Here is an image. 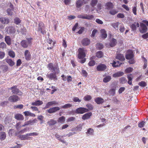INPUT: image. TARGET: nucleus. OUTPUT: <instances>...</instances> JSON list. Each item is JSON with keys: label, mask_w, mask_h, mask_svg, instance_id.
Returning <instances> with one entry per match:
<instances>
[{"label": "nucleus", "mask_w": 148, "mask_h": 148, "mask_svg": "<svg viewBox=\"0 0 148 148\" xmlns=\"http://www.w3.org/2000/svg\"><path fill=\"white\" fill-rule=\"evenodd\" d=\"M49 68L51 70H52L53 73H51L47 74V77L50 79H57L56 75L60 72L59 68L57 64L53 65L52 63H50L48 65Z\"/></svg>", "instance_id": "1"}, {"label": "nucleus", "mask_w": 148, "mask_h": 148, "mask_svg": "<svg viewBox=\"0 0 148 148\" xmlns=\"http://www.w3.org/2000/svg\"><path fill=\"white\" fill-rule=\"evenodd\" d=\"M79 53L78 54V57L80 59L79 62L81 63H84L86 61V58H84L86 56V50L83 48H79L78 50Z\"/></svg>", "instance_id": "2"}, {"label": "nucleus", "mask_w": 148, "mask_h": 148, "mask_svg": "<svg viewBox=\"0 0 148 148\" xmlns=\"http://www.w3.org/2000/svg\"><path fill=\"white\" fill-rule=\"evenodd\" d=\"M31 39V38H27L26 40H22L21 43V45L23 48H27L29 45H30Z\"/></svg>", "instance_id": "3"}, {"label": "nucleus", "mask_w": 148, "mask_h": 148, "mask_svg": "<svg viewBox=\"0 0 148 148\" xmlns=\"http://www.w3.org/2000/svg\"><path fill=\"white\" fill-rule=\"evenodd\" d=\"M43 23L41 22H40L38 25V31H40L42 34H44L46 33L45 30V28L44 26Z\"/></svg>", "instance_id": "4"}, {"label": "nucleus", "mask_w": 148, "mask_h": 148, "mask_svg": "<svg viewBox=\"0 0 148 148\" xmlns=\"http://www.w3.org/2000/svg\"><path fill=\"white\" fill-rule=\"evenodd\" d=\"M10 89L12 90L13 93L14 94H17L19 95H22V92L17 88L16 86H14L11 87L10 88Z\"/></svg>", "instance_id": "5"}, {"label": "nucleus", "mask_w": 148, "mask_h": 148, "mask_svg": "<svg viewBox=\"0 0 148 148\" xmlns=\"http://www.w3.org/2000/svg\"><path fill=\"white\" fill-rule=\"evenodd\" d=\"M88 111H89L88 109L82 107L78 108L75 110L76 113L80 114H82Z\"/></svg>", "instance_id": "6"}, {"label": "nucleus", "mask_w": 148, "mask_h": 148, "mask_svg": "<svg viewBox=\"0 0 148 148\" xmlns=\"http://www.w3.org/2000/svg\"><path fill=\"white\" fill-rule=\"evenodd\" d=\"M140 27L139 28L140 32L142 33L146 32L147 30L146 26L142 23H140Z\"/></svg>", "instance_id": "7"}, {"label": "nucleus", "mask_w": 148, "mask_h": 148, "mask_svg": "<svg viewBox=\"0 0 148 148\" xmlns=\"http://www.w3.org/2000/svg\"><path fill=\"white\" fill-rule=\"evenodd\" d=\"M77 17L78 18L86 19L88 20H91L94 18L92 15H87V14H85L84 16L82 14L79 15H78Z\"/></svg>", "instance_id": "8"}, {"label": "nucleus", "mask_w": 148, "mask_h": 148, "mask_svg": "<svg viewBox=\"0 0 148 148\" xmlns=\"http://www.w3.org/2000/svg\"><path fill=\"white\" fill-rule=\"evenodd\" d=\"M5 30L7 33L9 34L14 33L16 31L14 27L12 26H9L6 27Z\"/></svg>", "instance_id": "9"}, {"label": "nucleus", "mask_w": 148, "mask_h": 148, "mask_svg": "<svg viewBox=\"0 0 148 148\" xmlns=\"http://www.w3.org/2000/svg\"><path fill=\"white\" fill-rule=\"evenodd\" d=\"M20 100L18 97L16 95H13L8 98V100L11 102H16Z\"/></svg>", "instance_id": "10"}, {"label": "nucleus", "mask_w": 148, "mask_h": 148, "mask_svg": "<svg viewBox=\"0 0 148 148\" xmlns=\"http://www.w3.org/2000/svg\"><path fill=\"white\" fill-rule=\"evenodd\" d=\"M107 66L104 64H101L97 66V69L98 71H103L106 70Z\"/></svg>", "instance_id": "11"}, {"label": "nucleus", "mask_w": 148, "mask_h": 148, "mask_svg": "<svg viewBox=\"0 0 148 148\" xmlns=\"http://www.w3.org/2000/svg\"><path fill=\"white\" fill-rule=\"evenodd\" d=\"M125 57L126 59L128 60L133 58V54L132 51V50H128Z\"/></svg>", "instance_id": "12"}, {"label": "nucleus", "mask_w": 148, "mask_h": 148, "mask_svg": "<svg viewBox=\"0 0 148 148\" xmlns=\"http://www.w3.org/2000/svg\"><path fill=\"white\" fill-rule=\"evenodd\" d=\"M25 59L27 60H30L31 59V55L30 52L28 50H26L24 52Z\"/></svg>", "instance_id": "13"}, {"label": "nucleus", "mask_w": 148, "mask_h": 148, "mask_svg": "<svg viewBox=\"0 0 148 148\" xmlns=\"http://www.w3.org/2000/svg\"><path fill=\"white\" fill-rule=\"evenodd\" d=\"M19 138L22 140H30L31 138L28 133L25 135H20Z\"/></svg>", "instance_id": "14"}, {"label": "nucleus", "mask_w": 148, "mask_h": 148, "mask_svg": "<svg viewBox=\"0 0 148 148\" xmlns=\"http://www.w3.org/2000/svg\"><path fill=\"white\" fill-rule=\"evenodd\" d=\"M58 104V102L55 101L49 102L46 104L45 107V108L46 109L48 108H49L50 106H52L53 105H57Z\"/></svg>", "instance_id": "15"}, {"label": "nucleus", "mask_w": 148, "mask_h": 148, "mask_svg": "<svg viewBox=\"0 0 148 148\" xmlns=\"http://www.w3.org/2000/svg\"><path fill=\"white\" fill-rule=\"evenodd\" d=\"M139 26V24L138 22H135L134 23L132 24L130 26L131 28L133 31H136V29L137 27H138Z\"/></svg>", "instance_id": "16"}, {"label": "nucleus", "mask_w": 148, "mask_h": 148, "mask_svg": "<svg viewBox=\"0 0 148 148\" xmlns=\"http://www.w3.org/2000/svg\"><path fill=\"white\" fill-rule=\"evenodd\" d=\"M90 42L89 39L87 38H84L82 41V44L84 46H87L88 45Z\"/></svg>", "instance_id": "17"}, {"label": "nucleus", "mask_w": 148, "mask_h": 148, "mask_svg": "<svg viewBox=\"0 0 148 148\" xmlns=\"http://www.w3.org/2000/svg\"><path fill=\"white\" fill-rule=\"evenodd\" d=\"M91 112L87 113L84 115L82 117V119L84 120L88 119L90 118V116L92 115Z\"/></svg>", "instance_id": "18"}, {"label": "nucleus", "mask_w": 148, "mask_h": 148, "mask_svg": "<svg viewBox=\"0 0 148 148\" xmlns=\"http://www.w3.org/2000/svg\"><path fill=\"white\" fill-rule=\"evenodd\" d=\"M14 117L16 120L19 121L23 120L24 119L23 116L20 114H16L14 116Z\"/></svg>", "instance_id": "19"}, {"label": "nucleus", "mask_w": 148, "mask_h": 148, "mask_svg": "<svg viewBox=\"0 0 148 148\" xmlns=\"http://www.w3.org/2000/svg\"><path fill=\"white\" fill-rule=\"evenodd\" d=\"M116 58L121 61H123L125 60L123 55L120 53H118L117 54Z\"/></svg>", "instance_id": "20"}, {"label": "nucleus", "mask_w": 148, "mask_h": 148, "mask_svg": "<svg viewBox=\"0 0 148 148\" xmlns=\"http://www.w3.org/2000/svg\"><path fill=\"white\" fill-rule=\"evenodd\" d=\"M0 21L3 24H8L10 21L9 19L7 18H0Z\"/></svg>", "instance_id": "21"}, {"label": "nucleus", "mask_w": 148, "mask_h": 148, "mask_svg": "<svg viewBox=\"0 0 148 148\" xmlns=\"http://www.w3.org/2000/svg\"><path fill=\"white\" fill-rule=\"evenodd\" d=\"M5 60V61L11 66H13L15 64L14 62L10 59L6 58Z\"/></svg>", "instance_id": "22"}, {"label": "nucleus", "mask_w": 148, "mask_h": 148, "mask_svg": "<svg viewBox=\"0 0 148 148\" xmlns=\"http://www.w3.org/2000/svg\"><path fill=\"white\" fill-rule=\"evenodd\" d=\"M113 4L110 2L107 3L105 5L106 8L108 10L112 9L113 8Z\"/></svg>", "instance_id": "23"}, {"label": "nucleus", "mask_w": 148, "mask_h": 148, "mask_svg": "<svg viewBox=\"0 0 148 148\" xmlns=\"http://www.w3.org/2000/svg\"><path fill=\"white\" fill-rule=\"evenodd\" d=\"M43 104L42 101L40 100H37L32 103L31 105L34 106H39Z\"/></svg>", "instance_id": "24"}, {"label": "nucleus", "mask_w": 148, "mask_h": 148, "mask_svg": "<svg viewBox=\"0 0 148 148\" xmlns=\"http://www.w3.org/2000/svg\"><path fill=\"white\" fill-rule=\"evenodd\" d=\"M95 101L98 104L102 103L104 102L103 99L101 97H98L95 100Z\"/></svg>", "instance_id": "25"}, {"label": "nucleus", "mask_w": 148, "mask_h": 148, "mask_svg": "<svg viewBox=\"0 0 148 148\" xmlns=\"http://www.w3.org/2000/svg\"><path fill=\"white\" fill-rule=\"evenodd\" d=\"M123 74L124 73L123 72L119 71L113 74L112 76L114 77H116L122 76Z\"/></svg>", "instance_id": "26"}, {"label": "nucleus", "mask_w": 148, "mask_h": 148, "mask_svg": "<svg viewBox=\"0 0 148 148\" xmlns=\"http://www.w3.org/2000/svg\"><path fill=\"white\" fill-rule=\"evenodd\" d=\"M5 40L8 45H10L11 44V39L10 36H5Z\"/></svg>", "instance_id": "27"}, {"label": "nucleus", "mask_w": 148, "mask_h": 148, "mask_svg": "<svg viewBox=\"0 0 148 148\" xmlns=\"http://www.w3.org/2000/svg\"><path fill=\"white\" fill-rule=\"evenodd\" d=\"M101 33V37L103 38H105L107 37V34L106 32L104 29H101L100 30Z\"/></svg>", "instance_id": "28"}, {"label": "nucleus", "mask_w": 148, "mask_h": 148, "mask_svg": "<svg viewBox=\"0 0 148 148\" xmlns=\"http://www.w3.org/2000/svg\"><path fill=\"white\" fill-rule=\"evenodd\" d=\"M116 40L114 38H112L110 41V45L111 47H113L116 45Z\"/></svg>", "instance_id": "29"}, {"label": "nucleus", "mask_w": 148, "mask_h": 148, "mask_svg": "<svg viewBox=\"0 0 148 148\" xmlns=\"http://www.w3.org/2000/svg\"><path fill=\"white\" fill-rule=\"evenodd\" d=\"M23 113L25 116H30L35 117L36 116L35 114L31 113L29 111H26Z\"/></svg>", "instance_id": "30"}, {"label": "nucleus", "mask_w": 148, "mask_h": 148, "mask_svg": "<svg viewBox=\"0 0 148 148\" xmlns=\"http://www.w3.org/2000/svg\"><path fill=\"white\" fill-rule=\"evenodd\" d=\"M0 68L2 69L3 72H5L8 70V66L5 65H2L0 66Z\"/></svg>", "instance_id": "31"}, {"label": "nucleus", "mask_w": 148, "mask_h": 148, "mask_svg": "<svg viewBox=\"0 0 148 148\" xmlns=\"http://www.w3.org/2000/svg\"><path fill=\"white\" fill-rule=\"evenodd\" d=\"M111 77L109 75H108L103 78V81L104 83H107L109 82L111 80Z\"/></svg>", "instance_id": "32"}, {"label": "nucleus", "mask_w": 148, "mask_h": 148, "mask_svg": "<svg viewBox=\"0 0 148 148\" xmlns=\"http://www.w3.org/2000/svg\"><path fill=\"white\" fill-rule=\"evenodd\" d=\"M122 63L120 62L119 61H114L112 64V66L114 67H118L120 66Z\"/></svg>", "instance_id": "33"}, {"label": "nucleus", "mask_w": 148, "mask_h": 148, "mask_svg": "<svg viewBox=\"0 0 148 148\" xmlns=\"http://www.w3.org/2000/svg\"><path fill=\"white\" fill-rule=\"evenodd\" d=\"M57 123V121L56 120L54 119H51L49 121L47 122V123L50 126H52L55 125Z\"/></svg>", "instance_id": "34"}, {"label": "nucleus", "mask_w": 148, "mask_h": 148, "mask_svg": "<svg viewBox=\"0 0 148 148\" xmlns=\"http://www.w3.org/2000/svg\"><path fill=\"white\" fill-rule=\"evenodd\" d=\"M6 137V134L4 132L0 133V139L1 140H4Z\"/></svg>", "instance_id": "35"}, {"label": "nucleus", "mask_w": 148, "mask_h": 148, "mask_svg": "<svg viewBox=\"0 0 148 148\" xmlns=\"http://www.w3.org/2000/svg\"><path fill=\"white\" fill-rule=\"evenodd\" d=\"M119 82L120 83L124 84L127 83V80L125 77H122L119 79Z\"/></svg>", "instance_id": "36"}, {"label": "nucleus", "mask_w": 148, "mask_h": 148, "mask_svg": "<svg viewBox=\"0 0 148 148\" xmlns=\"http://www.w3.org/2000/svg\"><path fill=\"white\" fill-rule=\"evenodd\" d=\"M83 4V2L81 0H78L76 2V5L77 8H79Z\"/></svg>", "instance_id": "37"}, {"label": "nucleus", "mask_w": 148, "mask_h": 148, "mask_svg": "<svg viewBox=\"0 0 148 148\" xmlns=\"http://www.w3.org/2000/svg\"><path fill=\"white\" fill-rule=\"evenodd\" d=\"M21 20L18 17L15 18L14 20V23L16 25H18L21 23Z\"/></svg>", "instance_id": "38"}, {"label": "nucleus", "mask_w": 148, "mask_h": 148, "mask_svg": "<svg viewBox=\"0 0 148 148\" xmlns=\"http://www.w3.org/2000/svg\"><path fill=\"white\" fill-rule=\"evenodd\" d=\"M103 52L101 51H99L96 53V56L99 58H101L103 57Z\"/></svg>", "instance_id": "39"}, {"label": "nucleus", "mask_w": 148, "mask_h": 148, "mask_svg": "<svg viewBox=\"0 0 148 148\" xmlns=\"http://www.w3.org/2000/svg\"><path fill=\"white\" fill-rule=\"evenodd\" d=\"M65 117L64 116H62L59 118L58 121V123H62L65 121Z\"/></svg>", "instance_id": "40"}, {"label": "nucleus", "mask_w": 148, "mask_h": 148, "mask_svg": "<svg viewBox=\"0 0 148 148\" xmlns=\"http://www.w3.org/2000/svg\"><path fill=\"white\" fill-rule=\"evenodd\" d=\"M119 23L118 22L114 23L111 24V26L116 29H118V25Z\"/></svg>", "instance_id": "41"}, {"label": "nucleus", "mask_w": 148, "mask_h": 148, "mask_svg": "<svg viewBox=\"0 0 148 148\" xmlns=\"http://www.w3.org/2000/svg\"><path fill=\"white\" fill-rule=\"evenodd\" d=\"M8 55L10 57L14 58L15 56V53L14 52L12 51H10L8 52Z\"/></svg>", "instance_id": "42"}, {"label": "nucleus", "mask_w": 148, "mask_h": 148, "mask_svg": "<svg viewBox=\"0 0 148 148\" xmlns=\"http://www.w3.org/2000/svg\"><path fill=\"white\" fill-rule=\"evenodd\" d=\"M115 90L114 88H112L109 91L110 95L112 96H113L115 94Z\"/></svg>", "instance_id": "43"}, {"label": "nucleus", "mask_w": 148, "mask_h": 148, "mask_svg": "<svg viewBox=\"0 0 148 148\" xmlns=\"http://www.w3.org/2000/svg\"><path fill=\"white\" fill-rule=\"evenodd\" d=\"M118 12V10L115 9L109 11V13L112 15H114Z\"/></svg>", "instance_id": "44"}, {"label": "nucleus", "mask_w": 148, "mask_h": 148, "mask_svg": "<svg viewBox=\"0 0 148 148\" xmlns=\"http://www.w3.org/2000/svg\"><path fill=\"white\" fill-rule=\"evenodd\" d=\"M72 105L70 104H66L62 106L61 108L64 109H67L71 107Z\"/></svg>", "instance_id": "45"}, {"label": "nucleus", "mask_w": 148, "mask_h": 148, "mask_svg": "<svg viewBox=\"0 0 148 148\" xmlns=\"http://www.w3.org/2000/svg\"><path fill=\"white\" fill-rule=\"evenodd\" d=\"M23 107V105L22 104H20L18 105H14V108L16 109V108H19L22 109Z\"/></svg>", "instance_id": "46"}, {"label": "nucleus", "mask_w": 148, "mask_h": 148, "mask_svg": "<svg viewBox=\"0 0 148 148\" xmlns=\"http://www.w3.org/2000/svg\"><path fill=\"white\" fill-rule=\"evenodd\" d=\"M12 11L13 9H10V8H8L7 10V12L8 14L9 15L11 16L13 13Z\"/></svg>", "instance_id": "47"}, {"label": "nucleus", "mask_w": 148, "mask_h": 148, "mask_svg": "<svg viewBox=\"0 0 148 148\" xmlns=\"http://www.w3.org/2000/svg\"><path fill=\"white\" fill-rule=\"evenodd\" d=\"M86 106L90 110H92L94 106L91 104L88 103L86 105Z\"/></svg>", "instance_id": "48"}, {"label": "nucleus", "mask_w": 148, "mask_h": 148, "mask_svg": "<svg viewBox=\"0 0 148 148\" xmlns=\"http://www.w3.org/2000/svg\"><path fill=\"white\" fill-rule=\"evenodd\" d=\"M6 47V45L4 42H2L0 43V48L4 49Z\"/></svg>", "instance_id": "49"}, {"label": "nucleus", "mask_w": 148, "mask_h": 148, "mask_svg": "<svg viewBox=\"0 0 148 148\" xmlns=\"http://www.w3.org/2000/svg\"><path fill=\"white\" fill-rule=\"evenodd\" d=\"M138 85L141 87H145L146 86V83L144 81H141L138 83Z\"/></svg>", "instance_id": "50"}, {"label": "nucleus", "mask_w": 148, "mask_h": 148, "mask_svg": "<svg viewBox=\"0 0 148 148\" xmlns=\"http://www.w3.org/2000/svg\"><path fill=\"white\" fill-rule=\"evenodd\" d=\"M84 99L86 101H88L91 100V97L90 95H87L84 97Z\"/></svg>", "instance_id": "51"}, {"label": "nucleus", "mask_w": 148, "mask_h": 148, "mask_svg": "<svg viewBox=\"0 0 148 148\" xmlns=\"http://www.w3.org/2000/svg\"><path fill=\"white\" fill-rule=\"evenodd\" d=\"M101 9V4H98L97 5V11L98 13L100 12V10Z\"/></svg>", "instance_id": "52"}, {"label": "nucleus", "mask_w": 148, "mask_h": 148, "mask_svg": "<svg viewBox=\"0 0 148 148\" xmlns=\"http://www.w3.org/2000/svg\"><path fill=\"white\" fill-rule=\"evenodd\" d=\"M97 0H92L91 3V5L92 7H94L97 3Z\"/></svg>", "instance_id": "53"}, {"label": "nucleus", "mask_w": 148, "mask_h": 148, "mask_svg": "<svg viewBox=\"0 0 148 148\" xmlns=\"http://www.w3.org/2000/svg\"><path fill=\"white\" fill-rule=\"evenodd\" d=\"M145 122L143 121L140 122L138 124V126L139 127L141 128L144 127Z\"/></svg>", "instance_id": "54"}, {"label": "nucleus", "mask_w": 148, "mask_h": 148, "mask_svg": "<svg viewBox=\"0 0 148 148\" xmlns=\"http://www.w3.org/2000/svg\"><path fill=\"white\" fill-rule=\"evenodd\" d=\"M37 120L36 119H35L33 120H30L29 121V125H32L34 123H36Z\"/></svg>", "instance_id": "55"}, {"label": "nucleus", "mask_w": 148, "mask_h": 148, "mask_svg": "<svg viewBox=\"0 0 148 148\" xmlns=\"http://www.w3.org/2000/svg\"><path fill=\"white\" fill-rule=\"evenodd\" d=\"M30 108L33 111H38V113H40V111L39 110L38 108L37 107L31 106Z\"/></svg>", "instance_id": "56"}, {"label": "nucleus", "mask_w": 148, "mask_h": 148, "mask_svg": "<svg viewBox=\"0 0 148 148\" xmlns=\"http://www.w3.org/2000/svg\"><path fill=\"white\" fill-rule=\"evenodd\" d=\"M97 47L99 49H101L103 48V45L101 43H99L97 44Z\"/></svg>", "instance_id": "57"}, {"label": "nucleus", "mask_w": 148, "mask_h": 148, "mask_svg": "<svg viewBox=\"0 0 148 148\" xmlns=\"http://www.w3.org/2000/svg\"><path fill=\"white\" fill-rule=\"evenodd\" d=\"M5 53L4 52L0 51V59H2L4 57Z\"/></svg>", "instance_id": "58"}, {"label": "nucleus", "mask_w": 148, "mask_h": 148, "mask_svg": "<svg viewBox=\"0 0 148 148\" xmlns=\"http://www.w3.org/2000/svg\"><path fill=\"white\" fill-rule=\"evenodd\" d=\"M29 135V136H36L38 135L39 133L38 132H32L28 133Z\"/></svg>", "instance_id": "59"}, {"label": "nucleus", "mask_w": 148, "mask_h": 148, "mask_svg": "<svg viewBox=\"0 0 148 148\" xmlns=\"http://www.w3.org/2000/svg\"><path fill=\"white\" fill-rule=\"evenodd\" d=\"M87 133L89 134L92 135L93 133V130L92 128H89L87 130Z\"/></svg>", "instance_id": "60"}, {"label": "nucleus", "mask_w": 148, "mask_h": 148, "mask_svg": "<svg viewBox=\"0 0 148 148\" xmlns=\"http://www.w3.org/2000/svg\"><path fill=\"white\" fill-rule=\"evenodd\" d=\"M133 70V68H132L130 67L127 69L125 70V71L126 73H130Z\"/></svg>", "instance_id": "61"}, {"label": "nucleus", "mask_w": 148, "mask_h": 148, "mask_svg": "<svg viewBox=\"0 0 148 148\" xmlns=\"http://www.w3.org/2000/svg\"><path fill=\"white\" fill-rule=\"evenodd\" d=\"M120 28L119 30L120 32H123L125 30V29L124 26L123 24H121V26L120 27Z\"/></svg>", "instance_id": "62"}, {"label": "nucleus", "mask_w": 148, "mask_h": 148, "mask_svg": "<svg viewBox=\"0 0 148 148\" xmlns=\"http://www.w3.org/2000/svg\"><path fill=\"white\" fill-rule=\"evenodd\" d=\"M95 63V62L94 60H91L88 63L89 65L90 66H94Z\"/></svg>", "instance_id": "63"}, {"label": "nucleus", "mask_w": 148, "mask_h": 148, "mask_svg": "<svg viewBox=\"0 0 148 148\" xmlns=\"http://www.w3.org/2000/svg\"><path fill=\"white\" fill-rule=\"evenodd\" d=\"M54 107L50 108L47 110V112L48 113H54Z\"/></svg>", "instance_id": "64"}]
</instances>
